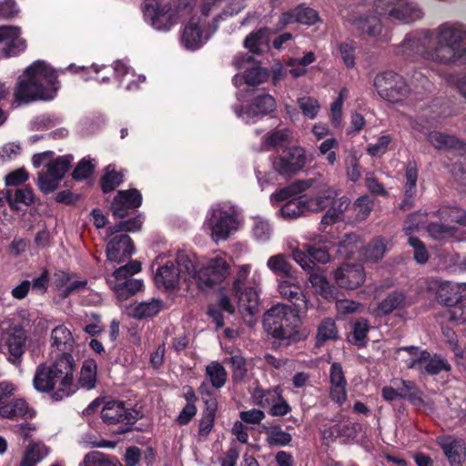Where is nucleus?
Returning <instances> with one entry per match:
<instances>
[{"label":"nucleus","instance_id":"f257e3e1","mask_svg":"<svg viewBox=\"0 0 466 466\" xmlns=\"http://www.w3.org/2000/svg\"><path fill=\"white\" fill-rule=\"evenodd\" d=\"M466 30L462 26L443 25L439 27L436 46L428 48L431 36L427 34L421 38H406L403 41V53L416 49V52L430 62L440 65H451L461 61L466 64V46L464 40Z\"/></svg>","mask_w":466,"mask_h":466},{"label":"nucleus","instance_id":"f03ea898","mask_svg":"<svg viewBox=\"0 0 466 466\" xmlns=\"http://www.w3.org/2000/svg\"><path fill=\"white\" fill-rule=\"evenodd\" d=\"M76 361L70 353H60L51 362H42L36 368L33 386L41 393L49 394L59 401L73 395L77 387L75 383Z\"/></svg>","mask_w":466,"mask_h":466},{"label":"nucleus","instance_id":"7ed1b4c3","mask_svg":"<svg viewBox=\"0 0 466 466\" xmlns=\"http://www.w3.org/2000/svg\"><path fill=\"white\" fill-rule=\"evenodd\" d=\"M56 78L54 69L45 62L33 63L19 78L15 99L25 103L53 99L59 88Z\"/></svg>","mask_w":466,"mask_h":466},{"label":"nucleus","instance_id":"20e7f679","mask_svg":"<svg viewBox=\"0 0 466 466\" xmlns=\"http://www.w3.org/2000/svg\"><path fill=\"white\" fill-rule=\"evenodd\" d=\"M195 0H151L144 7V15L157 30H169L187 17Z\"/></svg>","mask_w":466,"mask_h":466},{"label":"nucleus","instance_id":"39448f33","mask_svg":"<svg viewBox=\"0 0 466 466\" xmlns=\"http://www.w3.org/2000/svg\"><path fill=\"white\" fill-rule=\"evenodd\" d=\"M263 327L273 338L286 340L288 343L306 338V334L299 329L297 314L284 304H277L264 314Z\"/></svg>","mask_w":466,"mask_h":466},{"label":"nucleus","instance_id":"423d86ee","mask_svg":"<svg viewBox=\"0 0 466 466\" xmlns=\"http://www.w3.org/2000/svg\"><path fill=\"white\" fill-rule=\"evenodd\" d=\"M251 271L252 267L249 264L238 266L232 285L239 309L249 315L257 311L261 291V273L258 270Z\"/></svg>","mask_w":466,"mask_h":466},{"label":"nucleus","instance_id":"0eeeda50","mask_svg":"<svg viewBox=\"0 0 466 466\" xmlns=\"http://www.w3.org/2000/svg\"><path fill=\"white\" fill-rule=\"evenodd\" d=\"M238 208L230 202H220L213 206L207 217L205 226L215 242L224 241L239 228Z\"/></svg>","mask_w":466,"mask_h":466},{"label":"nucleus","instance_id":"6e6552de","mask_svg":"<svg viewBox=\"0 0 466 466\" xmlns=\"http://www.w3.org/2000/svg\"><path fill=\"white\" fill-rule=\"evenodd\" d=\"M53 153L46 151L33 157V165L35 167H39L44 165L46 167V172L38 174L37 185L41 191L44 193H51L55 191L59 182L62 180L67 172L71 158L69 157H58L51 159Z\"/></svg>","mask_w":466,"mask_h":466},{"label":"nucleus","instance_id":"1a4fd4ad","mask_svg":"<svg viewBox=\"0 0 466 466\" xmlns=\"http://www.w3.org/2000/svg\"><path fill=\"white\" fill-rule=\"evenodd\" d=\"M191 277H196L195 262L187 254L180 252L177 255L176 263L167 262L157 269L155 282L158 288L170 289L178 287L180 279L191 281Z\"/></svg>","mask_w":466,"mask_h":466},{"label":"nucleus","instance_id":"9d476101","mask_svg":"<svg viewBox=\"0 0 466 466\" xmlns=\"http://www.w3.org/2000/svg\"><path fill=\"white\" fill-rule=\"evenodd\" d=\"M374 12L381 18L411 23L422 17L421 9L410 0H376Z\"/></svg>","mask_w":466,"mask_h":466},{"label":"nucleus","instance_id":"9b49d317","mask_svg":"<svg viewBox=\"0 0 466 466\" xmlns=\"http://www.w3.org/2000/svg\"><path fill=\"white\" fill-rule=\"evenodd\" d=\"M229 270L228 261L220 256H216L196 268V277H191V279L200 289H207L225 280L229 275Z\"/></svg>","mask_w":466,"mask_h":466},{"label":"nucleus","instance_id":"f8f14e48","mask_svg":"<svg viewBox=\"0 0 466 466\" xmlns=\"http://www.w3.org/2000/svg\"><path fill=\"white\" fill-rule=\"evenodd\" d=\"M6 328L1 329L2 348L7 360L13 364H17L25 351L27 334L21 324L13 323L10 320L3 321Z\"/></svg>","mask_w":466,"mask_h":466},{"label":"nucleus","instance_id":"ddd939ff","mask_svg":"<svg viewBox=\"0 0 466 466\" xmlns=\"http://www.w3.org/2000/svg\"><path fill=\"white\" fill-rule=\"evenodd\" d=\"M374 86L383 99L391 103L400 102L410 94V87L406 80L392 71L377 75L374 79Z\"/></svg>","mask_w":466,"mask_h":466},{"label":"nucleus","instance_id":"4468645a","mask_svg":"<svg viewBox=\"0 0 466 466\" xmlns=\"http://www.w3.org/2000/svg\"><path fill=\"white\" fill-rule=\"evenodd\" d=\"M138 412L128 409L124 402L110 400L105 403L101 410L102 420L108 425L119 424L118 434L126 433L130 431V425L134 424L138 419Z\"/></svg>","mask_w":466,"mask_h":466},{"label":"nucleus","instance_id":"2eb2a0df","mask_svg":"<svg viewBox=\"0 0 466 466\" xmlns=\"http://www.w3.org/2000/svg\"><path fill=\"white\" fill-rule=\"evenodd\" d=\"M208 23L202 16L193 15L186 24L182 35L181 43L188 50L200 48L214 33Z\"/></svg>","mask_w":466,"mask_h":466},{"label":"nucleus","instance_id":"dca6fc26","mask_svg":"<svg viewBox=\"0 0 466 466\" xmlns=\"http://www.w3.org/2000/svg\"><path fill=\"white\" fill-rule=\"evenodd\" d=\"M276 99L269 94L254 96L245 109L234 107V112L247 123H255L276 109Z\"/></svg>","mask_w":466,"mask_h":466},{"label":"nucleus","instance_id":"f3484780","mask_svg":"<svg viewBox=\"0 0 466 466\" xmlns=\"http://www.w3.org/2000/svg\"><path fill=\"white\" fill-rule=\"evenodd\" d=\"M306 159L302 147H292L272 160V169L281 176H291L303 168Z\"/></svg>","mask_w":466,"mask_h":466},{"label":"nucleus","instance_id":"a211bd4d","mask_svg":"<svg viewBox=\"0 0 466 466\" xmlns=\"http://www.w3.org/2000/svg\"><path fill=\"white\" fill-rule=\"evenodd\" d=\"M381 17L374 12V5L367 13H352L346 22L353 29L360 34L367 35L370 37H376L382 31Z\"/></svg>","mask_w":466,"mask_h":466},{"label":"nucleus","instance_id":"6ab92c4d","mask_svg":"<svg viewBox=\"0 0 466 466\" xmlns=\"http://www.w3.org/2000/svg\"><path fill=\"white\" fill-rule=\"evenodd\" d=\"M438 301L445 306H455L466 299V283L437 279L434 281Z\"/></svg>","mask_w":466,"mask_h":466},{"label":"nucleus","instance_id":"aec40b11","mask_svg":"<svg viewBox=\"0 0 466 466\" xmlns=\"http://www.w3.org/2000/svg\"><path fill=\"white\" fill-rule=\"evenodd\" d=\"M106 258L109 263L119 264L128 259L134 253V245L128 235L112 237L106 244Z\"/></svg>","mask_w":466,"mask_h":466},{"label":"nucleus","instance_id":"412c9836","mask_svg":"<svg viewBox=\"0 0 466 466\" xmlns=\"http://www.w3.org/2000/svg\"><path fill=\"white\" fill-rule=\"evenodd\" d=\"M437 443L441 448L451 466H463L466 459V443L454 436H441Z\"/></svg>","mask_w":466,"mask_h":466},{"label":"nucleus","instance_id":"4be33fe9","mask_svg":"<svg viewBox=\"0 0 466 466\" xmlns=\"http://www.w3.org/2000/svg\"><path fill=\"white\" fill-rule=\"evenodd\" d=\"M364 268L360 264H345L335 271V280L343 289H355L365 281Z\"/></svg>","mask_w":466,"mask_h":466},{"label":"nucleus","instance_id":"5701e85b","mask_svg":"<svg viewBox=\"0 0 466 466\" xmlns=\"http://www.w3.org/2000/svg\"><path fill=\"white\" fill-rule=\"evenodd\" d=\"M20 35L21 29L17 26H0V44H5V56H16L26 48L25 40Z\"/></svg>","mask_w":466,"mask_h":466},{"label":"nucleus","instance_id":"b1692460","mask_svg":"<svg viewBox=\"0 0 466 466\" xmlns=\"http://www.w3.org/2000/svg\"><path fill=\"white\" fill-rule=\"evenodd\" d=\"M142 203V196L137 189L118 191L112 203L114 216L124 218L131 208H138Z\"/></svg>","mask_w":466,"mask_h":466},{"label":"nucleus","instance_id":"393cba45","mask_svg":"<svg viewBox=\"0 0 466 466\" xmlns=\"http://www.w3.org/2000/svg\"><path fill=\"white\" fill-rule=\"evenodd\" d=\"M233 63L237 68L244 67V64L250 65L249 67L246 68L243 76L248 85L258 86L267 81L269 76L268 70L262 68L251 56H247L243 61H240L239 57H236Z\"/></svg>","mask_w":466,"mask_h":466},{"label":"nucleus","instance_id":"a878e982","mask_svg":"<svg viewBox=\"0 0 466 466\" xmlns=\"http://www.w3.org/2000/svg\"><path fill=\"white\" fill-rule=\"evenodd\" d=\"M396 385L398 381L394 382ZM399 383L403 386V391L405 394L404 399H408L410 402L415 406L419 410L423 412H433L434 407L433 402L430 400H426L423 397L421 390L415 385L414 382L410 380H400Z\"/></svg>","mask_w":466,"mask_h":466},{"label":"nucleus","instance_id":"bb28decb","mask_svg":"<svg viewBox=\"0 0 466 466\" xmlns=\"http://www.w3.org/2000/svg\"><path fill=\"white\" fill-rule=\"evenodd\" d=\"M34 415L35 410L21 398L7 400L5 406L0 407V417L5 419L32 418Z\"/></svg>","mask_w":466,"mask_h":466},{"label":"nucleus","instance_id":"cd10ccee","mask_svg":"<svg viewBox=\"0 0 466 466\" xmlns=\"http://www.w3.org/2000/svg\"><path fill=\"white\" fill-rule=\"evenodd\" d=\"M75 346V339L71 331L65 326L60 325L56 327L51 331V347L62 351L63 353H69L73 350Z\"/></svg>","mask_w":466,"mask_h":466},{"label":"nucleus","instance_id":"c85d7f7f","mask_svg":"<svg viewBox=\"0 0 466 466\" xmlns=\"http://www.w3.org/2000/svg\"><path fill=\"white\" fill-rule=\"evenodd\" d=\"M278 291L282 298L292 301L299 311L308 309V301L303 297L300 299V287L288 280H280L278 285Z\"/></svg>","mask_w":466,"mask_h":466},{"label":"nucleus","instance_id":"c756f323","mask_svg":"<svg viewBox=\"0 0 466 466\" xmlns=\"http://www.w3.org/2000/svg\"><path fill=\"white\" fill-rule=\"evenodd\" d=\"M330 203L331 207L321 218V228L341 221L343 219L344 212L350 206V200L348 198H339L338 199L333 198Z\"/></svg>","mask_w":466,"mask_h":466},{"label":"nucleus","instance_id":"7c9ffc66","mask_svg":"<svg viewBox=\"0 0 466 466\" xmlns=\"http://www.w3.org/2000/svg\"><path fill=\"white\" fill-rule=\"evenodd\" d=\"M107 283L121 300H126L143 288L142 280L137 279L119 282H116L115 279H107Z\"/></svg>","mask_w":466,"mask_h":466},{"label":"nucleus","instance_id":"2f4dec72","mask_svg":"<svg viewBox=\"0 0 466 466\" xmlns=\"http://www.w3.org/2000/svg\"><path fill=\"white\" fill-rule=\"evenodd\" d=\"M164 308V302L159 299H151L136 304L131 309V314L135 319H143L157 316Z\"/></svg>","mask_w":466,"mask_h":466},{"label":"nucleus","instance_id":"473e14b6","mask_svg":"<svg viewBox=\"0 0 466 466\" xmlns=\"http://www.w3.org/2000/svg\"><path fill=\"white\" fill-rule=\"evenodd\" d=\"M114 71L121 84L127 82V90H133L137 86V82L143 83L146 79L143 76H137L132 68L123 61H116L114 64Z\"/></svg>","mask_w":466,"mask_h":466},{"label":"nucleus","instance_id":"72a5a7b5","mask_svg":"<svg viewBox=\"0 0 466 466\" xmlns=\"http://www.w3.org/2000/svg\"><path fill=\"white\" fill-rule=\"evenodd\" d=\"M428 142L437 149H461L463 143L455 137L439 131H431L427 134Z\"/></svg>","mask_w":466,"mask_h":466},{"label":"nucleus","instance_id":"f704fd0d","mask_svg":"<svg viewBox=\"0 0 466 466\" xmlns=\"http://www.w3.org/2000/svg\"><path fill=\"white\" fill-rule=\"evenodd\" d=\"M421 366L419 371L422 374L434 375L440 373L441 370H450L451 365L447 360L435 355L431 356L428 351L425 350L424 356L419 361Z\"/></svg>","mask_w":466,"mask_h":466},{"label":"nucleus","instance_id":"c9c22d12","mask_svg":"<svg viewBox=\"0 0 466 466\" xmlns=\"http://www.w3.org/2000/svg\"><path fill=\"white\" fill-rule=\"evenodd\" d=\"M435 218L443 220L448 224L455 225L456 230L458 226L466 225V211L456 207H442L437 211H434Z\"/></svg>","mask_w":466,"mask_h":466},{"label":"nucleus","instance_id":"e433bc0d","mask_svg":"<svg viewBox=\"0 0 466 466\" xmlns=\"http://www.w3.org/2000/svg\"><path fill=\"white\" fill-rule=\"evenodd\" d=\"M49 453L48 448L40 442L30 443L19 466H35Z\"/></svg>","mask_w":466,"mask_h":466},{"label":"nucleus","instance_id":"4c0bfd02","mask_svg":"<svg viewBox=\"0 0 466 466\" xmlns=\"http://www.w3.org/2000/svg\"><path fill=\"white\" fill-rule=\"evenodd\" d=\"M268 45V31L267 28H260L250 33L244 41V46L254 54H260Z\"/></svg>","mask_w":466,"mask_h":466},{"label":"nucleus","instance_id":"58836bf2","mask_svg":"<svg viewBox=\"0 0 466 466\" xmlns=\"http://www.w3.org/2000/svg\"><path fill=\"white\" fill-rule=\"evenodd\" d=\"M267 267L276 275L283 277L293 278L295 271L288 258L284 254H277L269 257L267 261Z\"/></svg>","mask_w":466,"mask_h":466},{"label":"nucleus","instance_id":"ea45409f","mask_svg":"<svg viewBox=\"0 0 466 466\" xmlns=\"http://www.w3.org/2000/svg\"><path fill=\"white\" fill-rule=\"evenodd\" d=\"M97 365L94 360H86L83 362L78 383L86 390L95 388L96 383Z\"/></svg>","mask_w":466,"mask_h":466},{"label":"nucleus","instance_id":"a19ab883","mask_svg":"<svg viewBox=\"0 0 466 466\" xmlns=\"http://www.w3.org/2000/svg\"><path fill=\"white\" fill-rule=\"evenodd\" d=\"M336 196V192L334 190H328L326 195L324 196H317V197H306L301 196L302 201L304 202V209L305 213L307 212H319L327 208L331 200Z\"/></svg>","mask_w":466,"mask_h":466},{"label":"nucleus","instance_id":"79ce46f5","mask_svg":"<svg viewBox=\"0 0 466 466\" xmlns=\"http://www.w3.org/2000/svg\"><path fill=\"white\" fill-rule=\"evenodd\" d=\"M435 218V213L434 212H421L417 211L414 213H411L408 216L404 222V231L406 235L409 237L411 236V234L418 230L421 226H424L425 224H429L431 219Z\"/></svg>","mask_w":466,"mask_h":466},{"label":"nucleus","instance_id":"37998d69","mask_svg":"<svg viewBox=\"0 0 466 466\" xmlns=\"http://www.w3.org/2000/svg\"><path fill=\"white\" fill-rule=\"evenodd\" d=\"M388 250L387 241L382 238L372 239L363 249V257L367 261L377 262Z\"/></svg>","mask_w":466,"mask_h":466},{"label":"nucleus","instance_id":"c03bdc74","mask_svg":"<svg viewBox=\"0 0 466 466\" xmlns=\"http://www.w3.org/2000/svg\"><path fill=\"white\" fill-rule=\"evenodd\" d=\"M434 218L431 219L429 224L427 225V231L431 238L434 239H444L454 236L456 233V226L448 224L443 220H440L439 222L434 221Z\"/></svg>","mask_w":466,"mask_h":466},{"label":"nucleus","instance_id":"a18cd8bd","mask_svg":"<svg viewBox=\"0 0 466 466\" xmlns=\"http://www.w3.org/2000/svg\"><path fill=\"white\" fill-rule=\"evenodd\" d=\"M228 373L218 361H212L206 367V378L216 389L222 388L227 381Z\"/></svg>","mask_w":466,"mask_h":466},{"label":"nucleus","instance_id":"49530a36","mask_svg":"<svg viewBox=\"0 0 466 466\" xmlns=\"http://www.w3.org/2000/svg\"><path fill=\"white\" fill-rule=\"evenodd\" d=\"M291 131L288 128L274 130L270 132L263 140L261 150H268L284 146L289 143Z\"/></svg>","mask_w":466,"mask_h":466},{"label":"nucleus","instance_id":"de8ad7c7","mask_svg":"<svg viewBox=\"0 0 466 466\" xmlns=\"http://www.w3.org/2000/svg\"><path fill=\"white\" fill-rule=\"evenodd\" d=\"M80 466H121V462L100 451H91L85 455Z\"/></svg>","mask_w":466,"mask_h":466},{"label":"nucleus","instance_id":"09e8293b","mask_svg":"<svg viewBox=\"0 0 466 466\" xmlns=\"http://www.w3.org/2000/svg\"><path fill=\"white\" fill-rule=\"evenodd\" d=\"M279 390V387L268 390L257 387L251 393L252 402L260 408L270 407L271 403L274 402V399L276 398Z\"/></svg>","mask_w":466,"mask_h":466},{"label":"nucleus","instance_id":"8fccbe9b","mask_svg":"<svg viewBox=\"0 0 466 466\" xmlns=\"http://www.w3.org/2000/svg\"><path fill=\"white\" fill-rule=\"evenodd\" d=\"M267 435L266 441L271 446H285L288 445L292 438L291 435L284 431L280 426H273L265 428Z\"/></svg>","mask_w":466,"mask_h":466},{"label":"nucleus","instance_id":"3c124183","mask_svg":"<svg viewBox=\"0 0 466 466\" xmlns=\"http://www.w3.org/2000/svg\"><path fill=\"white\" fill-rule=\"evenodd\" d=\"M312 186V180H298L290 186L280 189L279 191L271 195L272 201H282L289 198L292 194H297Z\"/></svg>","mask_w":466,"mask_h":466},{"label":"nucleus","instance_id":"603ef678","mask_svg":"<svg viewBox=\"0 0 466 466\" xmlns=\"http://www.w3.org/2000/svg\"><path fill=\"white\" fill-rule=\"evenodd\" d=\"M405 180L403 184L404 194L416 196L418 181V167L413 161L407 163L405 167Z\"/></svg>","mask_w":466,"mask_h":466},{"label":"nucleus","instance_id":"864d4df0","mask_svg":"<svg viewBox=\"0 0 466 466\" xmlns=\"http://www.w3.org/2000/svg\"><path fill=\"white\" fill-rule=\"evenodd\" d=\"M141 270L140 262L137 260H131L124 266L116 268L107 279H115L116 282L125 281L131 279L130 277L138 273Z\"/></svg>","mask_w":466,"mask_h":466},{"label":"nucleus","instance_id":"5fc2aeb1","mask_svg":"<svg viewBox=\"0 0 466 466\" xmlns=\"http://www.w3.org/2000/svg\"><path fill=\"white\" fill-rule=\"evenodd\" d=\"M304 202L299 197L288 201L279 210L280 215L286 219H294L305 215Z\"/></svg>","mask_w":466,"mask_h":466},{"label":"nucleus","instance_id":"6e6d98bb","mask_svg":"<svg viewBox=\"0 0 466 466\" xmlns=\"http://www.w3.org/2000/svg\"><path fill=\"white\" fill-rule=\"evenodd\" d=\"M297 103L305 117L312 120L318 116L320 110V104L318 99L312 96H302L298 98Z\"/></svg>","mask_w":466,"mask_h":466},{"label":"nucleus","instance_id":"4d7b16f0","mask_svg":"<svg viewBox=\"0 0 466 466\" xmlns=\"http://www.w3.org/2000/svg\"><path fill=\"white\" fill-rule=\"evenodd\" d=\"M372 208L373 200L368 195L358 198L352 206L356 219L359 221L365 220L370 216Z\"/></svg>","mask_w":466,"mask_h":466},{"label":"nucleus","instance_id":"13d9d810","mask_svg":"<svg viewBox=\"0 0 466 466\" xmlns=\"http://www.w3.org/2000/svg\"><path fill=\"white\" fill-rule=\"evenodd\" d=\"M252 234L256 240L264 243L270 238L272 228L267 219L256 217L254 218Z\"/></svg>","mask_w":466,"mask_h":466},{"label":"nucleus","instance_id":"bf43d9fd","mask_svg":"<svg viewBox=\"0 0 466 466\" xmlns=\"http://www.w3.org/2000/svg\"><path fill=\"white\" fill-rule=\"evenodd\" d=\"M123 181V175L116 172L111 166L106 168L105 175L101 178L102 189L105 193L113 191Z\"/></svg>","mask_w":466,"mask_h":466},{"label":"nucleus","instance_id":"052dcab7","mask_svg":"<svg viewBox=\"0 0 466 466\" xmlns=\"http://www.w3.org/2000/svg\"><path fill=\"white\" fill-rule=\"evenodd\" d=\"M403 302L404 295L401 292H392L379 305L377 314H389L401 306Z\"/></svg>","mask_w":466,"mask_h":466},{"label":"nucleus","instance_id":"680f3d73","mask_svg":"<svg viewBox=\"0 0 466 466\" xmlns=\"http://www.w3.org/2000/svg\"><path fill=\"white\" fill-rule=\"evenodd\" d=\"M338 336V330L335 321L329 318L325 319L319 324L317 333L318 344L323 343L329 339H334Z\"/></svg>","mask_w":466,"mask_h":466},{"label":"nucleus","instance_id":"e2e57ef3","mask_svg":"<svg viewBox=\"0 0 466 466\" xmlns=\"http://www.w3.org/2000/svg\"><path fill=\"white\" fill-rule=\"evenodd\" d=\"M398 351H405L408 353V358L403 360L408 369L420 370L421 364L419 361H420V359L424 356L425 350H421L418 347L410 346L400 348Z\"/></svg>","mask_w":466,"mask_h":466},{"label":"nucleus","instance_id":"0e129e2a","mask_svg":"<svg viewBox=\"0 0 466 466\" xmlns=\"http://www.w3.org/2000/svg\"><path fill=\"white\" fill-rule=\"evenodd\" d=\"M339 50L340 54V57L345 64V66L349 68H353L355 66V51L356 45L352 41H345L339 45Z\"/></svg>","mask_w":466,"mask_h":466},{"label":"nucleus","instance_id":"69168bd1","mask_svg":"<svg viewBox=\"0 0 466 466\" xmlns=\"http://www.w3.org/2000/svg\"><path fill=\"white\" fill-rule=\"evenodd\" d=\"M10 205L15 208H19V205L29 206L34 201V194L30 188H18L14 196H9Z\"/></svg>","mask_w":466,"mask_h":466},{"label":"nucleus","instance_id":"338daca9","mask_svg":"<svg viewBox=\"0 0 466 466\" xmlns=\"http://www.w3.org/2000/svg\"><path fill=\"white\" fill-rule=\"evenodd\" d=\"M269 413L272 416H285L291 411V407L282 396V390L279 389L274 402L269 407Z\"/></svg>","mask_w":466,"mask_h":466},{"label":"nucleus","instance_id":"774afa93","mask_svg":"<svg viewBox=\"0 0 466 466\" xmlns=\"http://www.w3.org/2000/svg\"><path fill=\"white\" fill-rule=\"evenodd\" d=\"M309 282L315 289L316 292L327 297L330 294V286L326 277L319 272H313L309 276Z\"/></svg>","mask_w":466,"mask_h":466}]
</instances>
